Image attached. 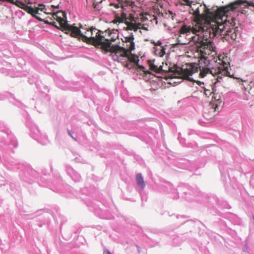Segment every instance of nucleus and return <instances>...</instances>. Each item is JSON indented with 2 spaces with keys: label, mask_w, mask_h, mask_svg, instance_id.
<instances>
[{
  "label": "nucleus",
  "mask_w": 254,
  "mask_h": 254,
  "mask_svg": "<svg viewBox=\"0 0 254 254\" xmlns=\"http://www.w3.org/2000/svg\"><path fill=\"white\" fill-rule=\"evenodd\" d=\"M108 52L113 54V59L119 62H122L124 59L127 56V50L118 45H113L112 47L109 48Z\"/></svg>",
  "instance_id": "obj_7"
},
{
  "label": "nucleus",
  "mask_w": 254,
  "mask_h": 254,
  "mask_svg": "<svg viewBox=\"0 0 254 254\" xmlns=\"http://www.w3.org/2000/svg\"><path fill=\"white\" fill-rule=\"evenodd\" d=\"M40 11H43L44 13H46V14H50L51 13V12L47 11V9L45 7L44 9H43V10H40Z\"/></svg>",
  "instance_id": "obj_26"
},
{
  "label": "nucleus",
  "mask_w": 254,
  "mask_h": 254,
  "mask_svg": "<svg viewBox=\"0 0 254 254\" xmlns=\"http://www.w3.org/2000/svg\"><path fill=\"white\" fill-rule=\"evenodd\" d=\"M154 44L156 45L160 46L162 44V43L160 41H158L156 43H154Z\"/></svg>",
  "instance_id": "obj_29"
},
{
  "label": "nucleus",
  "mask_w": 254,
  "mask_h": 254,
  "mask_svg": "<svg viewBox=\"0 0 254 254\" xmlns=\"http://www.w3.org/2000/svg\"><path fill=\"white\" fill-rule=\"evenodd\" d=\"M244 95L245 99L254 102V78L245 87Z\"/></svg>",
  "instance_id": "obj_10"
},
{
  "label": "nucleus",
  "mask_w": 254,
  "mask_h": 254,
  "mask_svg": "<svg viewBox=\"0 0 254 254\" xmlns=\"http://www.w3.org/2000/svg\"><path fill=\"white\" fill-rule=\"evenodd\" d=\"M243 1L242 0H238L236 1L231 3L227 6L219 8L215 13V14L212 18L208 19V17L206 14H200V8H202L203 9L204 12L206 13H208L209 9L207 8L205 5L202 6L198 3H194L193 1L191 3L190 6L191 8V10L192 11V14L194 16V21L195 22L194 25L191 26L190 25L187 26L186 24H184L179 30L180 35L179 37H180L181 34H188V33H195L200 30L204 29L205 27V25L207 23H210L212 20L216 19V14L217 12L219 10H221L223 8L227 7L226 9L224 10L225 13L222 15V19L224 17H226V14L230 9H234L237 7V5L239 3H243ZM179 38H178L179 39Z\"/></svg>",
  "instance_id": "obj_3"
},
{
  "label": "nucleus",
  "mask_w": 254,
  "mask_h": 254,
  "mask_svg": "<svg viewBox=\"0 0 254 254\" xmlns=\"http://www.w3.org/2000/svg\"><path fill=\"white\" fill-rule=\"evenodd\" d=\"M199 68L200 76L202 78L213 77L216 80L214 83L219 82L224 76H230L226 63L223 65L220 64V63L216 64L215 66L212 67L207 66L201 68L199 66Z\"/></svg>",
  "instance_id": "obj_4"
},
{
  "label": "nucleus",
  "mask_w": 254,
  "mask_h": 254,
  "mask_svg": "<svg viewBox=\"0 0 254 254\" xmlns=\"http://www.w3.org/2000/svg\"><path fill=\"white\" fill-rule=\"evenodd\" d=\"M222 100L219 94H214L210 103L211 108L213 111H218L220 107L222 106Z\"/></svg>",
  "instance_id": "obj_12"
},
{
  "label": "nucleus",
  "mask_w": 254,
  "mask_h": 254,
  "mask_svg": "<svg viewBox=\"0 0 254 254\" xmlns=\"http://www.w3.org/2000/svg\"><path fill=\"white\" fill-rule=\"evenodd\" d=\"M0 1L7 2L10 4H14L15 6H17L18 7H19L23 10H24L25 8L27 5L23 2L20 1L19 0L15 1L14 0H0Z\"/></svg>",
  "instance_id": "obj_15"
},
{
  "label": "nucleus",
  "mask_w": 254,
  "mask_h": 254,
  "mask_svg": "<svg viewBox=\"0 0 254 254\" xmlns=\"http://www.w3.org/2000/svg\"><path fill=\"white\" fill-rule=\"evenodd\" d=\"M51 7H53V8H58V7H59L58 5L55 6V5H52Z\"/></svg>",
  "instance_id": "obj_32"
},
{
  "label": "nucleus",
  "mask_w": 254,
  "mask_h": 254,
  "mask_svg": "<svg viewBox=\"0 0 254 254\" xmlns=\"http://www.w3.org/2000/svg\"><path fill=\"white\" fill-rule=\"evenodd\" d=\"M104 254H112L111 252L108 250H106L104 251Z\"/></svg>",
  "instance_id": "obj_30"
},
{
  "label": "nucleus",
  "mask_w": 254,
  "mask_h": 254,
  "mask_svg": "<svg viewBox=\"0 0 254 254\" xmlns=\"http://www.w3.org/2000/svg\"><path fill=\"white\" fill-rule=\"evenodd\" d=\"M141 29H143L145 31H148V28L145 27L144 24L142 25V26L141 27Z\"/></svg>",
  "instance_id": "obj_27"
},
{
  "label": "nucleus",
  "mask_w": 254,
  "mask_h": 254,
  "mask_svg": "<svg viewBox=\"0 0 254 254\" xmlns=\"http://www.w3.org/2000/svg\"><path fill=\"white\" fill-rule=\"evenodd\" d=\"M147 16H149V15L147 13H141L139 14V19H140L141 22H144L148 20V18L147 17Z\"/></svg>",
  "instance_id": "obj_19"
},
{
  "label": "nucleus",
  "mask_w": 254,
  "mask_h": 254,
  "mask_svg": "<svg viewBox=\"0 0 254 254\" xmlns=\"http://www.w3.org/2000/svg\"><path fill=\"white\" fill-rule=\"evenodd\" d=\"M135 49V44L134 42V41H132L129 43V47L128 49H127V52H131L133 50H134Z\"/></svg>",
  "instance_id": "obj_20"
},
{
  "label": "nucleus",
  "mask_w": 254,
  "mask_h": 254,
  "mask_svg": "<svg viewBox=\"0 0 254 254\" xmlns=\"http://www.w3.org/2000/svg\"><path fill=\"white\" fill-rule=\"evenodd\" d=\"M226 8H223L217 12L216 19L206 23L204 29L194 33L195 35L191 37V40L197 44V51L205 59V56L209 55L213 49V43L210 39L221 35L225 28L224 24L220 22L222 21V15L225 13L224 10Z\"/></svg>",
  "instance_id": "obj_2"
},
{
  "label": "nucleus",
  "mask_w": 254,
  "mask_h": 254,
  "mask_svg": "<svg viewBox=\"0 0 254 254\" xmlns=\"http://www.w3.org/2000/svg\"><path fill=\"white\" fill-rule=\"evenodd\" d=\"M44 9V5L39 4L38 7L35 8H33L31 6L26 5V7L24 9V10L27 12L28 13L31 14L32 16H35L37 19H39V20L44 21L37 15L40 14V13L39 12V10H43Z\"/></svg>",
  "instance_id": "obj_11"
},
{
  "label": "nucleus",
  "mask_w": 254,
  "mask_h": 254,
  "mask_svg": "<svg viewBox=\"0 0 254 254\" xmlns=\"http://www.w3.org/2000/svg\"><path fill=\"white\" fill-rule=\"evenodd\" d=\"M135 180L137 186L143 190L145 187V183L141 174H137L136 175Z\"/></svg>",
  "instance_id": "obj_16"
},
{
  "label": "nucleus",
  "mask_w": 254,
  "mask_h": 254,
  "mask_svg": "<svg viewBox=\"0 0 254 254\" xmlns=\"http://www.w3.org/2000/svg\"><path fill=\"white\" fill-rule=\"evenodd\" d=\"M130 14L128 16L124 12H122L121 14H116L114 19L112 21L113 24H119L120 23H124L127 26V22H129Z\"/></svg>",
  "instance_id": "obj_13"
},
{
  "label": "nucleus",
  "mask_w": 254,
  "mask_h": 254,
  "mask_svg": "<svg viewBox=\"0 0 254 254\" xmlns=\"http://www.w3.org/2000/svg\"><path fill=\"white\" fill-rule=\"evenodd\" d=\"M25 1L29 4H31V3L29 1V0H25Z\"/></svg>",
  "instance_id": "obj_33"
},
{
  "label": "nucleus",
  "mask_w": 254,
  "mask_h": 254,
  "mask_svg": "<svg viewBox=\"0 0 254 254\" xmlns=\"http://www.w3.org/2000/svg\"><path fill=\"white\" fill-rule=\"evenodd\" d=\"M68 134L71 136V134H70L69 131H68Z\"/></svg>",
  "instance_id": "obj_36"
},
{
  "label": "nucleus",
  "mask_w": 254,
  "mask_h": 254,
  "mask_svg": "<svg viewBox=\"0 0 254 254\" xmlns=\"http://www.w3.org/2000/svg\"><path fill=\"white\" fill-rule=\"evenodd\" d=\"M161 53H160V56H162L165 54V49L163 47H161Z\"/></svg>",
  "instance_id": "obj_24"
},
{
  "label": "nucleus",
  "mask_w": 254,
  "mask_h": 254,
  "mask_svg": "<svg viewBox=\"0 0 254 254\" xmlns=\"http://www.w3.org/2000/svg\"><path fill=\"white\" fill-rule=\"evenodd\" d=\"M80 28H81L82 30H83V28L81 26H80Z\"/></svg>",
  "instance_id": "obj_35"
},
{
  "label": "nucleus",
  "mask_w": 254,
  "mask_h": 254,
  "mask_svg": "<svg viewBox=\"0 0 254 254\" xmlns=\"http://www.w3.org/2000/svg\"><path fill=\"white\" fill-rule=\"evenodd\" d=\"M102 2V0H100L98 2H94L93 4V7L94 9H99V3H101Z\"/></svg>",
  "instance_id": "obj_22"
},
{
  "label": "nucleus",
  "mask_w": 254,
  "mask_h": 254,
  "mask_svg": "<svg viewBox=\"0 0 254 254\" xmlns=\"http://www.w3.org/2000/svg\"><path fill=\"white\" fill-rule=\"evenodd\" d=\"M193 2L192 0H181V4L182 5H186L190 6V4Z\"/></svg>",
  "instance_id": "obj_21"
},
{
  "label": "nucleus",
  "mask_w": 254,
  "mask_h": 254,
  "mask_svg": "<svg viewBox=\"0 0 254 254\" xmlns=\"http://www.w3.org/2000/svg\"><path fill=\"white\" fill-rule=\"evenodd\" d=\"M113 34V32H109L107 38H106L105 35H104V39L102 40V44L100 45L99 48L104 51L105 53H107L109 48L112 47L111 42L115 41L118 38V35L112 36Z\"/></svg>",
  "instance_id": "obj_9"
},
{
  "label": "nucleus",
  "mask_w": 254,
  "mask_h": 254,
  "mask_svg": "<svg viewBox=\"0 0 254 254\" xmlns=\"http://www.w3.org/2000/svg\"><path fill=\"white\" fill-rule=\"evenodd\" d=\"M136 65L138 67V68L140 70H141L142 68H144V67L143 65H140L138 64V65Z\"/></svg>",
  "instance_id": "obj_28"
},
{
  "label": "nucleus",
  "mask_w": 254,
  "mask_h": 254,
  "mask_svg": "<svg viewBox=\"0 0 254 254\" xmlns=\"http://www.w3.org/2000/svg\"><path fill=\"white\" fill-rule=\"evenodd\" d=\"M166 67L163 66V69H168V67L170 68L169 66H167V64H166ZM172 68V71H163V72H172L174 73L175 76L178 75L180 76V77L187 79L188 80H191V78L190 77L192 75V74L197 72L198 71V67L196 66L194 64H190L187 65V67L185 68H180L178 69L176 67H171Z\"/></svg>",
  "instance_id": "obj_5"
},
{
  "label": "nucleus",
  "mask_w": 254,
  "mask_h": 254,
  "mask_svg": "<svg viewBox=\"0 0 254 254\" xmlns=\"http://www.w3.org/2000/svg\"><path fill=\"white\" fill-rule=\"evenodd\" d=\"M134 37L132 33H130L128 36L125 37V42L126 43H130L134 41Z\"/></svg>",
  "instance_id": "obj_18"
},
{
  "label": "nucleus",
  "mask_w": 254,
  "mask_h": 254,
  "mask_svg": "<svg viewBox=\"0 0 254 254\" xmlns=\"http://www.w3.org/2000/svg\"><path fill=\"white\" fill-rule=\"evenodd\" d=\"M179 42L181 44H185V43H181L180 40H178Z\"/></svg>",
  "instance_id": "obj_34"
},
{
  "label": "nucleus",
  "mask_w": 254,
  "mask_h": 254,
  "mask_svg": "<svg viewBox=\"0 0 254 254\" xmlns=\"http://www.w3.org/2000/svg\"><path fill=\"white\" fill-rule=\"evenodd\" d=\"M155 60H149L148 61V64L149 66L150 69L155 72L156 73H159L162 71H172V68L168 67V69H163V63L162 65L158 66L157 65L154 64Z\"/></svg>",
  "instance_id": "obj_14"
},
{
  "label": "nucleus",
  "mask_w": 254,
  "mask_h": 254,
  "mask_svg": "<svg viewBox=\"0 0 254 254\" xmlns=\"http://www.w3.org/2000/svg\"><path fill=\"white\" fill-rule=\"evenodd\" d=\"M124 66L128 68V69H130L131 68H132L133 67V65L129 63H127Z\"/></svg>",
  "instance_id": "obj_23"
},
{
  "label": "nucleus",
  "mask_w": 254,
  "mask_h": 254,
  "mask_svg": "<svg viewBox=\"0 0 254 254\" xmlns=\"http://www.w3.org/2000/svg\"><path fill=\"white\" fill-rule=\"evenodd\" d=\"M141 71H142L145 74H150L151 72L150 71H149V70H145V68H142L141 70Z\"/></svg>",
  "instance_id": "obj_25"
},
{
  "label": "nucleus",
  "mask_w": 254,
  "mask_h": 254,
  "mask_svg": "<svg viewBox=\"0 0 254 254\" xmlns=\"http://www.w3.org/2000/svg\"><path fill=\"white\" fill-rule=\"evenodd\" d=\"M65 13L58 11L53 13L50 18V21L44 20L46 23L52 25L58 29H61L66 34H69L72 37L78 38L87 44L94 46L97 48L100 47L104 39V32L91 27L85 31L80 30L78 27L67 23Z\"/></svg>",
  "instance_id": "obj_1"
},
{
  "label": "nucleus",
  "mask_w": 254,
  "mask_h": 254,
  "mask_svg": "<svg viewBox=\"0 0 254 254\" xmlns=\"http://www.w3.org/2000/svg\"><path fill=\"white\" fill-rule=\"evenodd\" d=\"M211 94V92H209V91H205V94L206 95H208V94L210 95Z\"/></svg>",
  "instance_id": "obj_31"
},
{
  "label": "nucleus",
  "mask_w": 254,
  "mask_h": 254,
  "mask_svg": "<svg viewBox=\"0 0 254 254\" xmlns=\"http://www.w3.org/2000/svg\"><path fill=\"white\" fill-rule=\"evenodd\" d=\"M237 8V7L234 9H230L229 11H228L226 14V17H224L223 19V21L220 22L221 24H223L225 26V28H224V30L220 35L223 34L226 36H230L231 38L233 40H235L237 38V34L235 33V30L233 28H228L227 29L226 27L234 26L235 25V19L234 17H229L228 16V13L230 11H234Z\"/></svg>",
  "instance_id": "obj_6"
},
{
  "label": "nucleus",
  "mask_w": 254,
  "mask_h": 254,
  "mask_svg": "<svg viewBox=\"0 0 254 254\" xmlns=\"http://www.w3.org/2000/svg\"><path fill=\"white\" fill-rule=\"evenodd\" d=\"M126 59H127L129 62L133 63L135 64V65H138V63L139 62L138 57L132 54L131 52H127V56L126 57Z\"/></svg>",
  "instance_id": "obj_17"
},
{
  "label": "nucleus",
  "mask_w": 254,
  "mask_h": 254,
  "mask_svg": "<svg viewBox=\"0 0 254 254\" xmlns=\"http://www.w3.org/2000/svg\"><path fill=\"white\" fill-rule=\"evenodd\" d=\"M130 20L129 22H127V26L124 27L123 29L125 31H133L136 32L138 29H141V27L143 25L142 22H139L137 21V18H135L133 14H130Z\"/></svg>",
  "instance_id": "obj_8"
}]
</instances>
